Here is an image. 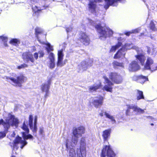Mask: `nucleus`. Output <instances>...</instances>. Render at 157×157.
<instances>
[{"instance_id":"54","label":"nucleus","mask_w":157,"mask_h":157,"mask_svg":"<svg viewBox=\"0 0 157 157\" xmlns=\"http://www.w3.org/2000/svg\"><path fill=\"white\" fill-rule=\"evenodd\" d=\"M118 1H119L120 2H121L122 1H125V0H117Z\"/></svg>"},{"instance_id":"22","label":"nucleus","mask_w":157,"mask_h":157,"mask_svg":"<svg viewBox=\"0 0 157 157\" xmlns=\"http://www.w3.org/2000/svg\"><path fill=\"white\" fill-rule=\"evenodd\" d=\"M111 132V129L110 128L106 129L103 131L102 136L103 137L104 141H105L107 140L108 138L110 136Z\"/></svg>"},{"instance_id":"15","label":"nucleus","mask_w":157,"mask_h":157,"mask_svg":"<svg viewBox=\"0 0 157 157\" xmlns=\"http://www.w3.org/2000/svg\"><path fill=\"white\" fill-rule=\"evenodd\" d=\"M127 50L125 45H124L119 49L114 55L113 56L114 59H119L122 57H124L125 53V52Z\"/></svg>"},{"instance_id":"26","label":"nucleus","mask_w":157,"mask_h":157,"mask_svg":"<svg viewBox=\"0 0 157 157\" xmlns=\"http://www.w3.org/2000/svg\"><path fill=\"white\" fill-rule=\"evenodd\" d=\"M128 108L126 110L125 113L127 115H130L131 113V109L133 110V111H135L137 109V107H135L134 106H130L128 105Z\"/></svg>"},{"instance_id":"27","label":"nucleus","mask_w":157,"mask_h":157,"mask_svg":"<svg viewBox=\"0 0 157 157\" xmlns=\"http://www.w3.org/2000/svg\"><path fill=\"white\" fill-rule=\"evenodd\" d=\"M113 65L114 68L119 67H124V64L122 62H120L117 60H114L112 63Z\"/></svg>"},{"instance_id":"57","label":"nucleus","mask_w":157,"mask_h":157,"mask_svg":"<svg viewBox=\"0 0 157 157\" xmlns=\"http://www.w3.org/2000/svg\"><path fill=\"white\" fill-rule=\"evenodd\" d=\"M135 56L136 58H137V57H138L137 55H136Z\"/></svg>"},{"instance_id":"42","label":"nucleus","mask_w":157,"mask_h":157,"mask_svg":"<svg viewBox=\"0 0 157 157\" xmlns=\"http://www.w3.org/2000/svg\"><path fill=\"white\" fill-rule=\"evenodd\" d=\"M0 38L2 39V41L4 42H7V41L8 38L7 37L0 36Z\"/></svg>"},{"instance_id":"59","label":"nucleus","mask_w":157,"mask_h":157,"mask_svg":"<svg viewBox=\"0 0 157 157\" xmlns=\"http://www.w3.org/2000/svg\"><path fill=\"white\" fill-rule=\"evenodd\" d=\"M144 2H145V1L144 0H142Z\"/></svg>"},{"instance_id":"14","label":"nucleus","mask_w":157,"mask_h":157,"mask_svg":"<svg viewBox=\"0 0 157 157\" xmlns=\"http://www.w3.org/2000/svg\"><path fill=\"white\" fill-rule=\"evenodd\" d=\"M95 98L96 99L93 100L92 103L94 107L98 108L103 105L104 98V97L101 95L95 97Z\"/></svg>"},{"instance_id":"23","label":"nucleus","mask_w":157,"mask_h":157,"mask_svg":"<svg viewBox=\"0 0 157 157\" xmlns=\"http://www.w3.org/2000/svg\"><path fill=\"white\" fill-rule=\"evenodd\" d=\"M49 7V5H44L42 6L43 8L39 9L38 7L36 6H35L32 7V9L35 14L39 13L41 12L42 10L46 9Z\"/></svg>"},{"instance_id":"11","label":"nucleus","mask_w":157,"mask_h":157,"mask_svg":"<svg viewBox=\"0 0 157 157\" xmlns=\"http://www.w3.org/2000/svg\"><path fill=\"white\" fill-rule=\"evenodd\" d=\"M22 58L24 61L26 63H28L29 61L34 63L35 62L33 55L29 52H23L22 54Z\"/></svg>"},{"instance_id":"49","label":"nucleus","mask_w":157,"mask_h":157,"mask_svg":"<svg viewBox=\"0 0 157 157\" xmlns=\"http://www.w3.org/2000/svg\"><path fill=\"white\" fill-rule=\"evenodd\" d=\"M33 56L35 59L37 60L38 57V53L36 52L34 53Z\"/></svg>"},{"instance_id":"9","label":"nucleus","mask_w":157,"mask_h":157,"mask_svg":"<svg viewBox=\"0 0 157 157\" xmlns=\"http://www.w3.org/2000/svg\"><path fill=\"white\" fill-rule=\"evenodd\" d=\"M109 79L114 83L116 84L121 83L123 81L121 76L116 72H110L109 75Z\"/></svg>"},{"instance_id":"47","label":"nucleus","mask_w":157,"mask_h":157,"mask_svg":"<svg viewBox=\"0 0 157 157\" xmlns=\"http://www.w3.org/2000/svg\"><path fill=\"white\" fill-rule=\"evenodd\" d=\"M68 140L67 139L66 140V142L65 143V146L66 148V150L67 151L68 150L69 148V146H68Z\"/></svg>"},{"instance_id":"20","label":"nucleus","mask_w":157,"mask_h":157,"mask_svg":"<svg viewBox=\"0 0 157 157\" xmlns=\"http://www.w3.org/2000/svg\"><path fill=\"white\" fill-rule=\"evenodd\" d=\"M154 60L150 57H147L144 67L145 69L150 70L151 66L154 64Z\"/></svg>"},{"instance_id":"19","label":"nucleus","mask_w":157,"mask_h":157,"mask_svg":"<svg viewBox=\"0 0 157 157\" xmlns=\"http://www.w3.org/2000/svg\"><path fill=\"white\" fill-rule=\"evenodd\" d=\"M101 112L99 113V115L101 117H103L104 115L106 118L110 119L111 121L114 122H116L115 118L113 116L110 115L106 112L104 111L103 110H101Z\"/></svg>"},{"instance_id":"45","label":"nucleus","mask_w":157,"mask_h":157,"mask_svg":"<svg viewBox=\"0 0 157 157\" xmlns=\"http://www.w3.org/2000/svg\"><path fill=\"white\" fill-rule=\"evenodd\" d=\"M78 138H75L74 139H72V141L75 145H76L78 143Z\"/></svg>"},{"instance_id":"25","label":"nucleus","mask_w":157,"mask_h":157,"mask_svg":"<svg viewBox=\"0 0 157 157\" xmlns=\"http://www.w3.org/2000/svg\"><path fill=\"white\" fill-rule=\"evenodd\" d=\"M129 70L131 71H136L137 70V63L136 61L132 62L129 66Z\"/></svg>"},{"instance_id":"36","label":"nucleus","mask_w":157,"mask_h":157,"mask_svg":"<svg viewBox=\"0 0 157 157\" xmlns=\"http://www.w3.org/2000/svg\"><path fill=\"white\" fill-rule=\"evenodd\" d=\"M147 52L149 54H150L151 56L154 55L155 56V50L154 49H151L150 48L147 47Z\"/></svg>"},{"instance_id":"53","label":"nucleus","mask_w":157,"mask_h":157,"mask_svg":"<svg viewBox=\"0 0 157 157\" xmlns=\"http://www.w3.org/2000/svg\"><path fill=\"white\" fill-rule=\"evenodd\" d=\"M121 40V37H118V39H117V40Z\"/></svg>"},{"instance_id":"43","label":"nucleus","mask_w":157,"mask_h":157,"mask_svg":"<svg viewBox=\"0 0 157 157\" xmlns=\"http://www.w3.org/2000/svg\"><path fill=\"white\" fill-rule=\"evenodd\" d=\"M146 35V33H140V35H139L140 38H145Z\"/></svg>"},{"instance_id":"55","label":"nucleus","mask_w":157,"mask_h":157,"mask_svg":"<svg viewBox=\"0 0 157 157\" xmlns=\"http://www.w3.org/2000/svg\"><path fill=\"white\" fill-rule=\"evenodd\" d=\"M151 38L152 39H155V38L153 37H152L151 36Z\"/></svg>"},{"instance_id":"13","label":"nucleus","mask_w":157,"mask_h":157,"mask_svg":"<svg viewBox=\"0 0 157 157\" xmlns=\"http://www.w3.org/2000/svg\"><path fill=\"white\" fill-rule=\"evenodd\" d=\"M85 140L84 137H82L81 138L80 140L79 148L77 149V151L78 154H82L83 155L84 154L85 156H86V147Z\"/></svg>"},{"instance_id":"21","label":"nucleus","mask_w":157,"mask_h":157,"mask_svg":"<svg viewBox=\"0 0 157 157\" xmlns=\"http://www.w3.org/2000/svg\"><path fill=\"white\" fill-rule=\"evenodd\" d=\"M48 57L50 60L49 67L52 69L55 67V57L53 53L51 52L49 53Z\"/></svg>"},{"instance_id":"46","label":"nucleus","mask_w":157,"mask_h":157,"mask_svg":"<svg viewBox=\"0 0 157 157\" xmlns=\"http://www.w3.org/2000/svg\"><path fill=\"white\" fill-rule=\"evenodd\" d=\"M87 64V62L86 61L83 60L81 62V63H80V65L82 67L86 65Z\"/></svg>"},{"instance_id":"31","label":"nucleus","mask_w":157,"mask_h":157,"mask_svg":"<svg viewBox=\"0 0 157 157\" xmlns=\"http://www.w3.org/2000/svg\"><path fill=\"white\" fill-rule=\"evenodd\" d=\"M148 78L146 76L140 75L138 76V81L139 82L143 84L146 81H148Z\"/></svg>"},{"instance_id":"41","label":"nucleus","mask_w":157,"mask_h":157,"mask_svg":"<svg viewBox=\"0 0 157 157\" xmlns=\"http://www.w3.org/2000/svg\"><path fill=\"white\" fill-rule=\"evenodd\" d=\"M137 32V30H135L134 31H132V32H126L124 34L126 35L127 36H130V34L132 33H136Z\"/></svg>"},{"instance_id":"29","label":"nucleus","mask_w":157,"mask_h":157,"mask_svg":"<svg viewBox=\"0 0 157 157\" xmlns=\"http://www.w3.org/2000/svg\"><path fill=\"white\" fill-rule=\"evenodd\" d=\"M122 45V43L121 42H118L115 45L111 47V48L109 50V52H115L116 49L121 46Z\"/></svg>"},{"instance_id":"52","label":"nucleus","mask_w":157,"mask_h":157,"mask_svg":"<svg viewBox=\"0 0 157 157\" xmlns=\"http://www.w3.org/2000/svg\"><path fill=\"white\" fill-rule=\"evenodd\" d=\"M4 45L5 47H7L8 44H7V42H4Z\"/></svg>"},{"instance_id":"35","label":"nucleus","mask_w":157,"mask_h":157,"mask_svg":"<svg viewBox=\"0 0 157 157\" xmlns=\"http://www.w3.org/2000/svg\"><path fill=\"white\" fill-rule=\"evenodd\" d=\"M63 50L61 49L59 51L58 53V60L63 59Z\"/></svg>"},{"instance_id":"16","label":"nucleus","mask_w":157,"mask_h":157,"mask_svg":"<svg viewBox=\"0 0 157 157\" xmlns=\"http://www.w3.org/2000/svg\"><path fill=\"white\" fill-rule=\"evenodd\" d=\"M51 83L50 80H48V83H44L41 85V90L42 92H45L44 95V97L45 98H47L49 95V89L50 87V84Z\"/></svg>"},{"instance_id":"58","label":"nucleus","mask_w":157,"mask_h":157,"mask_svg":"<svg viewBox=\"0 0 157 157\" xmlns=\"http://www.w3.org/2000/svg\"><path fill=\"white\" fill-rule=\"evenodd\" d=\"M157 70V66L156 67V69L154 70Z\"/></svg>"},{"instance_id":"44","label":"nucleus","mask_w":157,"mask_h":157,"mask_svg":"<svg viewBox=\"0 0 157 157\" xmlns=\"http://www.w3.org/2000/svg\"><path fill=\"white\" fill-rule=\"evenodd\" d=\"M38 53L39 54V57L41 58L43 57L44 55V52L43 51H39L38 52Z\"/></svg>"},{"instance_id":"18","label":"nucleus","mask_w":157,"mask_h":157,"mask_svg":"<svg viewBox=\"0 0 157 157\" xmlns=\"http://www.w3.org/2000/svg\"><path fill=\"white\" fill-rule=\"evenodd\" d=\"M140 51L138 49V63H140L142 65H144L145 60V53L143 51L140 52Z\"/></svg>"},{"instance_id":"37","label":"nucleus","mask_w":157,"mask_h":157,"mask_svg":"<svg viewBox=\"0 0 157 157\" xmlns=\"http://www.w3.org/2000/svg\"><path fill=\"white\" fill-rule=\"evenodd\" d=\"M150 28L153 31H157V28L155 26V24L153 21H151L149 25Z\"/></svg>"},{"instance_id":"60","label":"nucleus","mask_w":157,"mask_h":157,"mask_svg":"<svg viewBox=\"0 0 157 157\" xmlns=\"http://www.w3.org/2000/svg\"><path fill=\"white\" fill-rule=\"evenodd\" d=\"M154 125V124H153V123H151V125Z\"/></svg>"},{"instance_id":"1","label":"nucleus","mask_w":157,"mask_h":157,"mask_svg":"<svg viewBox=\"0 0 157 157\" xmlns=\"http://www.w3.org/2000/svg\"><path fill=\"white\" fill-rule=\"evenodd\" d=\"M8 116L9 118L6 119L5 121L2 119L0 120V125H2L5 129L4 131L0 132V139L6 136V134L8 132L10 126H15L16 128L18 127L19 123L18 120L10 113H9Z\"/></svg>"},{"instance_id":"30","label":"nucleus","mask_w":157,"mask_h":157,"mask_svg":"<svg viewBox=\"0 0 157 157\" xmlns=\"http://www.w3.org/2000/svg\"><path fill=\"white\" fill-rule=\"evenodd\" d=\"M9 43L16 46H18L19 44L20 43V41L19 40L16 38H13L11 39L9 41Z\"/></svg>"},{"instance_id":"48","label":"nucleus","mask_w":157,"mask_h":157,"mask_svg":"<svg viewBox=\"0 0 157 157\" xmlns=\"http://www.w3.org/2000/svg\"><path fill=\"white\" fill-rule=\"evenodd\" d=\"M44 129L43 127H40L39 128V134L40 135H42L44 133Z\"/></svg>"},{"instance_id":"62","label":"nucleus","mask_w":157,"mask_h":157,"mask_svg":"<svg viewBox=\"0 0 157 157\" xmlns=\"http://www.w3.org/2000/svg\"><path fill=\"white\" fill-rule=\"evenodd\" d=\"M139 30V29H138V30ZM138 33H139V32H138Z\"/></svg>"},{"instance_id":"10","label":"nucleus","mask_w":157,"mask_h":157,"mask_svg":"<svg viewBox=\"0 0 157 157\" xmlns=\"http://www.w3.org/2000/svg\"><path fill=\"white\" fill-rule=\"evenodd\" d=\"M85 128L83 126H80L79 127L74 128L72 130V134L75 138H78L81 137L82 134L85 133Z\"/></svg>"},{"instance_id":"51","label":"nucleus","mask_w":157,"mask_h":157,"mask_svg":"<svg viewBox=\"0 0 157 157\" xmlns=\"http://www.w3.org/2000/svg\"><path fill=\"white\" fill-rule=\"evenodd\" d=\"M103 0H94V1L95 2H100L102 1Z\"/></svg>"},{"instance_id":"17","label":"nucleus","mask_w":157,"mask_h":157,"mask_svg":"<svg viewBox=\"0 0 157 157\" xmlns=\"http://www.w3.org/2000/svg\"><path fill=\"white\" fill-rule=\"evenodd\" d=\"M88 10L91 13H96L97 8V5L94 0L89 1L88 4Z\"/></svg>"},{"instance_id":"34","label":"nucleus","mask_w":157,"mask_h":157,"mask_svg":"<svg viewBox=\"0 0 157 157\" xmlns=\"http://www.w3.org/2000/svg\"><path fill=\"white\" fill-rule=\"evenodd\" d=\"M76 153L75 150L73 148H71L69 153V157H75Z\"/></svg>"},{"instance_id":"5","label":"nucleus","mask_w":157,"mask_h":157,"mask_svg":"<svg viewBox=\"0 0 157 157\" xmlns=\"http://www.w3.org/2000/svg\"><path fill=\"white\" fill-rule=\"evenodd\" d=\"M78 40L84 45H89L90 42V39L88 35L86 32L80 31L78 34Z\"/></svg>"},{"instance_id":"50","label":"nucleus","mask_w":157,"mask_h":157,"mask_svg":"<svg viewBox=\"0 0 157 157\" xmlns=\"http://www.w3.org/2000/svg\"><path fill=\"white\" fill-rule=\"evenodd\" d=\"M144 112V110L140 108H138V113H143Z\"/></svg>"},{"instance_id":"2","label":"nucleus","mask_w":157,"mask_h":157,"mask_svg":"<svg viewBox=\"0 0 157 157\" xmlns=\"http://www.w3.org/2000/svg\"><path fill=\"white\" fill-rule=\"evenodd\" d=\"M95 28L98 32L100 35L99 38L111 37L113 34V31L109 27H104L101 26L100 23L96 25Z\"/></svg>"},{"instance_id":"12","label":"nucleus","mask_w":157,"mask_h":157,"mask_svg":"<svg viewBox=\"0 0 157 157\" xmlns=\"http://www.w3.org/2000/svg\"><path fill=\"white\" fill-rule=\"evenodd\" d=\"M103 78L105 79V83L107 84V85H105L103 86V90L107 92L112 93L113 91L112 86L113 85V83L110 81L106 76H103Z\"/></svg>"},{"instance_id":"39","label":"nucleus","mask_w":157,"mask_h":157,"mask_svg":"<svg viewBox=\"0 0 157 157\" xmlns=\"http://www.w3.org/2000/svg\"><path fill=\"white\" fill-rule=\"evenodd\" d=\"M143 92L142 91L138 90V100L141 99H144Z\"/></svg>"},{"instance_id":"8","label":"nucleus","mask_w":157,"mask_h":157,"mask_svg":"<svg viewBox=\"0 0 157 157\" xmlns=\"http://www.w3.org/2000/svg\"><path fill=\"white\" fill-rule=\"evenodd\" d=\"M24 139L22 140L21 137L18 136H17L13 141V147L17 150L19 148L18 144H21L20 147L21 149H22L28 143Z\"/></svg>"},{"instance_id":"6","label":"nucleus","mask_w":157,"mask_h":157,"mask_svg":"<svg viewBox=\"0 0 157 157\" xmlns=\"http://www.w3.org/2000/svg\"><path fill=\"white\" fill-rule=\"evenodd\" d=\"M27 122H25L24 121L22 126H21V128L24 131L21 132L22 135V136L23 139L25 140H28L29 139H33V137L32 135L29 134V130L27 125L26 124Z\"/></svg>"},{"instance_id":"3","label":"nucleus","mask_w":157,"mask_h":157,"mask_svg":"<svg viewBox=\"0 0 157 157\" xmlns=\"http://www.w3.org/2000/svg\"><path fill=\"white\" fill-rule=\"evenodd\" d=\"M6 79L11 80L16 86L20 87L22 86V84L25 82L27 80L26 77L22 73L20 74L19 75L17 76L16 78L12 77H8L6 78Z\"/></svg>"},{"instance_id":"61","label":"nucleus","mask_w":157,"mask_h":157,"mask_svg":"<svg viewBox=\"0 0 157 157\" xmlns=\"http://www.w3.org/2000/svg\"><path fill=\"white\" fill-rule=\"evenodd\" d=\"M138 70L139 69V67L138 66Z\"/></svg>"},{"instance_id":"7","label":"nucleus","mask_w":157,"mask_h":157,"mask_svg":"<svg viewBox=\"0 0 157 157\" xmlns=\"http://www.w3.org/2000/svg\"><path fill=\"white\" fill-rule=\"evenodd\" d=\"M33 116L32 115H30L29 117L28 124L29 127L34 133H36L37 129V117L36 115L34 116L33 124Z\"/></svg>"},{"instance_id":"33","label":"nucleus","mask_w":157,"mask_h":157,"mask_svg":"<svg viewBox=\"0 0 157 157\" xmlns=\"http://www.w3.org/2000/svg\"><path fill=\"white\" fill-rule=\"evenodd\" d=\"M43 44L47 45V47L45 48V49L47 50V52L49 53L50 52L53 50V48L52 46H51L49 43H43Z\"/></svg>"},{"instance_id":"28","label":"nucleus","mask_w":157,"mask_h":157,"mask_svg":"<svg viewBox=\"0 0 157 157\" xmlns=\"http://www.w3.org/2000/svg\"><path fill=\"white\" fill-rule=\"evenodd\" d=\"M106 2V4L104 5V8L106 9H107L109 6L113 5L116 2L115 0H104Z\"/></svg>"},{"instance_id":"4","label":"nucleus","mask_w":157,"mask_h":157,"mask_svg":"<svg viewBox=\"0 0 157 157\" xmlns=\"http://www.w3.org/2000/svg\"><path fill=\"white\" fill-rule=\"evenodd\" d=\"M115 157L116 154L112 150L110 145H105L102 148L100 153L101 157Z\"/></svg>"},{"instance_id":"40","label":"nucleus","mask_w":157,"mask_h":157,"mask_svg":"<svg viewBox=\"0 0 157 157\" xmlns=\"http://www.w3.org/2000/svg\"><path fill=\"white\" fill-rule=\"evenodd\" d=\"M28 66L27 64L24 63L21 64L20 65L18 66L17 67V68L18 69H21L22 68H23L26 67H27Z\"/></svg>"},{"instance_id":"24","label":"nucleus","mask_w":157,"mask_h":157,"mask_svg":"<svg viewBox=\"0 0 157 157\" xmlns=\"http://www.w3.org/2000/svg\"><path fill=\"white\" fill-rule=\"evenodd\" d=\"M102 86L101 82H99V84H97L95 85H93L89 87V90L91 92L96 91V90L100 88Z\"/></svg>"},{"instance_id":"56","label":"nucleus","mask_w":157,"mask_h":157,"mask_svg":"<svg viewBox=\"0 0 157 157\" xmlns=\"http://www.w3.org/2000/svg\"><path fill=\"white\" fill-rule=\"evenodd\" d=\"M11 157H16L15 156L13 155H12Z\"/></svg>"},{"instance_id":"38","label":"nucleus","mask_w":157,"mask_h":157,"mask_svg":"<svg viewBox=\"0 0 157 157\" xmlns=\"http://www.w3.org/2000/svg\"><path fill=\"white\" fill-rule=\"evenodd\" d=\"M63 59L58 60L57 62V66L62 67L65 64V62H63Z\"/></svg>"},{"instance_id":"32","label":"nucleus","mask_w":157,"mask_h":157,"mask_svg":"<svg viewBox=\"0 0 157 157\" xmlns=\"http://www.w3.org/2000/svg\"><path fill=\"white\" fill-rule=\"evenodd\" d=\"M43 33V31L41 30L39 28L36 27L35 29V34L36 37L38 39V41L40 42V40H39V38L38 35L39 34H42Z\"/></svg>"}]
</instances>
